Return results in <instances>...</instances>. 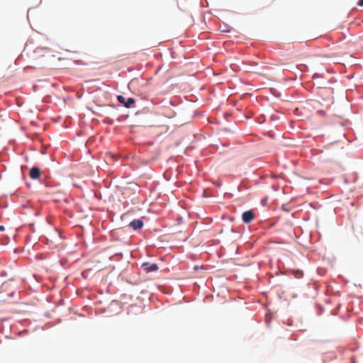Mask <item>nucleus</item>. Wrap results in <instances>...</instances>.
I'll return each instance as SVG.
<instances>
[{"mask_svg":"<svg viewBox=\"0 0 363 363\" xmlns=\"http://www.w3.org/2000/svg\"><path fill=\"white\" fill-rule=\"evenodd\" d=\"M30 177L33 179H38L40 176V170L38 167H33L30 170Z\"/></svg>","mask_w":363,"mask_h":363,"instance_id":"obj_3","label":"nucleus"},{"mask_svg":"<svg viewBox=\"0 0 363 363\" xmlns=\"http://www.w3.org/2000/svg\"><path fill=\"white\" fill-rule=\"evenodd\" d=\"M242 218L244 223H250L254 219V213L251 211H245L242 213Z\"/></svg>","mask_w":363,"mask_h":363,"instance_id":"obj_2","label":"nucleus"},{"mask_svg":"<svg viewBox=\"0 0 363 363\" xmlns=\"http://www.w3.org/2000/svg\"><path fill=\"white\" fill-rule=\"evenodd\" d=\"M130 226L134 230H138L143 226V222L140 219L134 220L130 223Z\"/></svg>","mask_w":363,"mask_h":363,"instance_id":"obj_4","label":"nucleus"},{"mask_svg":"<svg viewBox=\"0 0 363 363\" xmlns=\"http://www.w3.org/2000/svg\"><path fill=\"white\" fill-rule=\"evenodd\" d=\"M118 100L121 104H124V103H125V99L123 96H118Z\"/></svg>","mask_w":363,"mask_h":363,"instance_id":"obj_6","label":"nucleus"},{"mask_svg":"<svg viewBox=\"0 0 363 363\" xmlns=\"http://www.w3.org/2000/svg\"><path fill=\"white\" fill-rule=\"evenodd\" d=\"M142 268L146 273H150L152 272H156L158 269V266L157 264H150L148 262H145L142 264Z\"/></svg>","mask_w":363,"mask_h":363,"instance_id":"obj_1","label":"nucleus"},{"mask_svg":"<svg viewBox=\"0 0 363 363\" xmlns=\"http://www.w3.org/2000/svg\"><path fill=\"white\" fill-rule=\"evenodd\" d=\"M135 103V99L133 98H128L127 101H125V103H124V106L126 108H130L131 106Z\"/></svg>","mask_w":363,"mask_h":363,"instance_id":"obj_5","label":"nucleus"},{"mask_svg":"<svg viewBox=\"0 0 363 363\" xmlns=\"http://www.w3.org/2000/svg\"><path fill=\"white\" fill-rule=\"evenodd\" d=\"M357 4L359 6H363V0H359Z\"/></svg>","mask_w":363,"mask_h":363,"instance_id":"obj_7","label":"nucleus"},{"mask_svg":"<svg viewBox=\"0 0 363 363\" xmlns=\"http://www.w3.org/2000/svg\"><path fill=\"white\" fill-rule=\"evenodd\" d=\"M5 228L3 225H0V231L4 230Z\"/></svg>","mask_w":363,"mask_h":363,"instance_id":"obj_8","label":"nucleus"}]
</instances>
